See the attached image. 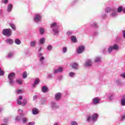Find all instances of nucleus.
<instances>
[{"label": "nucleus", "mask_w": 125, "mask_h": 125, "mask_svg": "<svg viewBox=\"0 0 125 125\" xmlns=\"http://www.w3.org/2000/svg\"><path fill=\"white\" fill-rule=\"evenodd\" d=\"M40 83V79L37 78L34 80V83L32 85V86L33 87H36V85L37 84H39V83Z\"/></svg>", "instance_id": "nucleus-19"}, {"label": "nucleus", "mask_w": 125, "mask_h": 125, "mask_svg": "<svg viewBox=\"0 0 125 125\" xmlns=\"http://www.w3.org/2000/svg\"><path fill=\"white\" fill-rule=\"evenodd\" d=\"M104 98H108L109 100H113V94L107 93L104 96Z\"/></svg>", "instance_id": "nucleus-14"}, {"label": "nucleus", "mask_w": 125, "mask_h": 125, "mask_svg": "<svg viewBox=\"0 0 125 125\" xmlns=\"http://www.w3.org/2000/svg\"><path fill=\"white\" fill-rule=\"evenodd\" d=\"M4 122H7V119H5Z\"/></svg>", "instance_id": "nucleus-62"}, {"label": "nucleus", "mask_w": 125, "mask_h": 125, "mask_svg": "<svg viewBox=\"0 0 125 125\" xmlns=\"http://www.w3.org/2000/svg\"><path fill=\"white\" fill-rule=\"evenodd\" d=\"M54 125H58V123H55Z\"/></svg>", "instance_id": "nucleus-61"}, {"label": "nucleus", "mask_w": 125, "mask_h": 125, "mask_svg": "<svg viewBox=\"0 0 125 125\" xmlns=\"http://www.w3.org/2000/svg\"><path fill=\"white\" fill-rule=\"evenodd\" d=\"M69 76L70 77H74V76H75V73H74V72H70L69 73Z\"/></svg>", "instance_id": "nucleus-48"}, {"label": "nucleus", "mask_w": 125, "mask_h": 125, "mask_svg": "<svg viewBox=\"0 0 125 125\" xmlns=\"http://www.w3.org/2000/svg\"><path fill=\"white\" fill-rule=\"evenodd\" d=\"M98 118V114L95 113L93 114L91 116H88L87 117V122H90V121H92V122H95L97 121V119Z\"/></svg>", "instance_id": "nucleus-4"}, {"label": "nucleus", "mask_w": 125, "mask_h": 125, "mask_svg": "<svg viewBox=\"0 0 125 125\" xmlns=\"http://www.w3.org/2000/svg\"><path fill=\"white\" fill-rule=\"evenodd\" d=\"M112 10H113V9L111 8V7H107L105 8V12L106 13H109V12H111V11H112Z\"/></svg>", "instance_id": "nucleus-22"}, {"label": "nucleus", "mask_w": 125, "mask_h": 125, "mask_svg": "<svg viewBox=\"0 0 125 125\" xmlns=\"http://www.w3.org/2000/svg\"><path fill=\"white\" fill-rule=\"evenodd\" d=\"M120 76L122 77V78H123V79H125V73L121 74Z\"/></svg>", "instance_id": "nucleus-46"}, {"label": "nucleus", "mask_w": 125, "mask_h": 125, "mask_svg": "<svg viewBox=\"0 0 125 125\" xmlns=\"http://www.w3.org/2000/svg\"><path fill=\"white\" fill-rule=\"evenodd\" d=\"M28 125H35V122H29L28 123Z\"/></svg>", "instance_id": "nucleus-52"}, {"label": "nucleus", "mask_w": 125, "mask_h": 125, "mask_svg": "<svg viewBox=\"0 0 125 125\" xmlns=\"http://www.w3.org/2000/svg\"><path fill=\"white\" fill-rule=\"evenodd\" d=\"M59 26L57 23L55 22L51 24V29H52L53 32L54 33V35H58L59 31H58Z\"/></svg>", "instance_id": "nucleus-1"}, {"label": "nucleus", "mask_w": 125, "mask_h": 125, "mask_svg": "<svg viewBox=\"0 0 125 125\" xmlns=\"http://www.w3.org/2000/svg\"><path fill=\"white\" fill-rule=\"evenodd\" d=\"M84 51V46H79L78 48L77 49V52L78 54H81L83 53Z\"/></svg>", "instance_id": "nucleus-9"}, {"label": "nucleus", "mask_w": 125, "mask_h": 125, "mask_svg": "<svg viewBox=\"0 0 125 125\" xmlns=\"http://www.w3.org/2000/svg\"><path fill=\"white\" fill-rule=\"evenodd\" d=\"M100 100V99L98 97H96L93 99L92 102L94 104V105H97V104H99V101Z\"/></svg>", "instance_id": "nucleus-12"}, {"label": "nucleus", "mask_w": 125, "mask_h": 125, "mask_svg": "<svg viewBox=\"0 0 125 125\" xmlns=\"http://www.w3.org/2000/svg\"><path fill=\"white\" fill-rule=\"evenodd\" d=\"M4 75V71L1 70V68L0 67V76H3Z\"/></svg>", "instance_id": "nucleus-40"}, {"label": "nucleus", "mask_w": 125, "mask_h": 125, "mask_svg": "<svg viewBox=\"0 0 125 125\" xmlns=\"http://www.w3.org/2000/svg\"><path fill=\"white\" fill-rule=\"evenodd\" d=\"M42 48L41 47H40V48L39 49V52H40V51H42Z\"/></svg>", "instance_id": "nucleus-59"}, {"label": "nucleus", "mask_w": 125, "mask_h": 125, "mask_svg": "<svg viewBox=\"0 0 125 125\" xmlns=\"http://www.w3.org/2000/svg\"><path fill=\"white\" fill-rule=\"evenodd\" d=\"M19 100H22L23 99V97L21 96L19 97Z\"/></svg>", "instance_id": "nucleus-56"}, {"label": "nucleus", "mask_w": 125, "mask_h": 125, "mask_svg": "<svg viewBox=\"0 0 125 125\" xmlns=\"http://www.w3.org/2000/svg\"><path fill=\"white\" fill-rule=\"evenodd\" d=\"M17 104L19 105H21L22 104V102H21V101H20L19 99H17Z\"/></svg>", "instance_id": "nucleus-47"}, {"label": "nucleus", "mask_w": 125, "mask_h": 125, "mask_svg": "<svg viewBox=\"0 0 125 125\" xmlns=\"http://www.w3.org/2000/svg\"><path fill=\"white\" fill-rule=\"evenodd\" d=\"M40 34H41V35H42L43 33H44V29L41 28L40 29Z\"/></svg>", "instance_id": "nucleus-41"}, {"label": "nucleus", "mask_w": 125, "mask_h": 125, "mask_svg": "<svg viewBox=\"0 0 125 125\" xmlns=\"http://www.w3.org/2000/svg\"><path fill=\"white\" fill-rule=\"evenodd\" d=\"M121 106H125V98H123L121 100Z\"/></svg>", "instance_id": "nucleus-26"}, {"label": "nucleus", "mask_w": 125, "mask_h": 125, "mask_svg": "<svg viewBox=\"0 0 125 125\" xmlns=\"http://www.w3.org/2000/svg\"><path fill=\"white\" fill-rule=\"evenodd\" d=\"M39 113H40V110H39V109L35 108L32 109L33 115H38Z\"/></svg>", "instance_id": "nucleus-20"}, {"label": "nucleus", "mask_w": 125, "mask_h": 125, "mask_svg": "<svg viewBox=\"0 0 125 125\" xmlns=\"http://www.w3.org/2000/svg\"><path fill=\"white\" fill-rule=\"evenodd\" d=\"M20 120H21V114H20V116H17L16 117V121L18 122H20Z\"/></svg>", "instance_id": "nucleus-36"}, {"label": "nucleus", "mask_w": 125, "mask_h": 125, "mask_svg": "<svg viewBox=\"0 0 125 125\" xmlns=\"http://www.w3.org/2000/svg\"><path fill=\"white\" fill-rule=\"evenodd\" d=\"M71 35H73V31H68L67 32V36H71Z\"/></svg>", "instance_id": "nucleus-43"}, {"label": "nucleus", "mask_w": 125, "mask_h": 125, "mask_svg": "<svg viewBox=\"0 0 125 125\" xmlns=\"http://www.w3.org/2000/svg\"><path fill=\"white\" fill-rule=\"evenodd\" d=\"M112 13H110V15L112 18H115L117 17V11H116V9H112L111 11Z\"/></svg>", "instance_id": "nucleus-11"}, {"label": "nucleus", "mask_w": 125, "mask_h": 125, "mask_svg": "<svg viewBox=\"0 0 125 125\" xmlns=\"http://www.w3.org/2000/svg\"><path fill=\"white\" fill-rule=\"evenodd\" d=\"M77 1V0H74V1H73V2H76Z\"/></svg>", "instance_id": "nucleus-63"}, {"label": "nucleus", "mask_w": 125, "mask_h": 125, "mask_svg": "<svg viewBox=\"0 0 125 125\" xmlns=\"http://www.w3.org/2000/svg\"><path fill=\"white\" fill-rule=\"evenodd\" d=\"M27 77H28V74L27 73V72L25 71L22 74V78H23V79H26V78H27Z\"/></svg>", "instance_id": "nucleus-30"}, {"label": "nucleus", "mask_w": 125, "mask_h": 125, "mask_svg": "<svg viewBox=\"0 0 125 125\" xmlns=\"http://www.w3.org/2000/svg\"><path fill=\"white\" fill-rule=\"evenodd\" d=\"M52 48H53V47H52V45H49L47 47V50H49V51H50V50H52Z\"/></svg>", "instance_id": "nucleus-33"}, {"label": "nucleus", "mask_w": 125, "mask_h": 125, "mask_svg": "<svg viewBox=\"0 0 125 125\" xmlns=\"http://www.w3.org/2000/svg\"><path fill=\"white\" fill-rule=\"evenodd\" d=\"M38 99V96L37 95H35L33 96V100H37Z\"/></svg>", "instance_id": "nucleus-51"}, {"label": "nucleus", "mask_w": 125, "mask_h": 125, "mask_svg": "<svg viewBox=\"0 0 125 125\" xmlns=\"http://www.w3.org/2000/svg\"><path fill=\"white\" fill-rule=\"evenodd\" d=\"M38 58L39 59L40 62L43 65V61L44 60V57L42 56V53L39 52L38 53Z\"/></svg>", "instance_id": "nucleus-8"}, {"label": "nucleus", "mask_w": 125, "mask_h": 125, "mask_svg": "<svg viewBox=\"0 0 125 125\" xmlns=\"http://www.w3.org/2000/svg\"><path fill=\"white\" fill-rule=\"evenodd\" d=\"M50 106L52 111L57 110V109H59L60 108L59 104H58L55 101L51 102Z\"/></svg>", "instance_id": "nucleus-3"}, {"label": "nucleus", "mask_w": 125, "mask_h": 125, "mask_svg": "<svg viewBox=\"0 0 125 125\" xmlns=\"http://www.w3.org/2000/svg\"><path fill=\"white\" fill-rule=\"evenodd\" d=\"M36 44H37L36 41H31L30 42V46H32V47H35V46H36Z\"/></svg>", "instance_id": "nucleus-23"}, {"label": "nucleus", "mask_w": 125, "mask_h": 125, "mask_svg": "<svg viewBox=\"0 0 125 125\" xmlns=\"http://www.w3.org/2000/svg\"><path fill=\"white\" fill-rule=\"evenodd\" d=\"M123 9H124V8H123V7H119L117 11L118 12H122V11H123Z\"/></svg>", "instance_id": "nucleus-37"}, {"label": "nucleus", "mask_w": 125, "mask_h": 125, "mask_svg": "<svg viewBox=\"0 0 125 125\" xmlns=\"http://www.w3.org/2000/svg\"><path fill=\"white\" fill-rule=\"evenodd\" d=\"M5 41L6 42V43H8V44H10V45L12 44L14 42L13 40L10 38L6 39Z\"/></svg>", "instance_id": "nucleus-16"}, {"label": "nucleus", "mask_w": 125, "mask_h": 125, "mask_svg": "<svg viewBox=\"0 0 125 125\" xmlns=\"http://www.w3.org/2000/svg\"><path fill=\"white\" fill-rule=\"evenodd\" d=\"M17 93L18 94H20V93H22V90L19 89L17 91Z\"/></svg>", "instance_id": "nucleus-49"}, {"label": "nucleus", "mask_w": 125, "mask_h": 125, "mask_svg": "<svg viewBox=\"0 0 125 125\" xmlns=\"http://www.w3.org/2000/svg\"><path fill=\"white\" fill-rule=\"evenodd\" d=\"M116 83L117 84H121V81H120L119 80H117L116 81Z\"/></svg>", "instance_id": "nucleus-53"}, {"label": "nucleus", "mask_w": 125, "mask_h": 125, "mask_svg": "<svg viewBox=\"0 0 125 125\" xmlns=\"http://www.w3.org/2000/svg\"><path fill=\"white\" fill-rule=\"evenodd\" d=\"M42 90L43 93H46L48 91V88L47 86H43L42 88Z\"/></svg>", "instance_id": "nucleus-18"}, {"label": "nucleus", "mask_w": 125, "mask_h": 125, "mask_svg": "<svg viewBox=\"0 0 125 125\" xmlns=\"http://www.w3.org/2000/svg\"><path fill=\"white\" fill-rule=\"evenodd\" d=\"M99 79L100 80V81H102V80H103V77L101 76V77L99 78Z\"/></svg>", "instance_id": "nucleus-58"}, {"label": "nucleus", "mask_w": 125, "mask_h": 125, "mask_svg": "<svg viewBox=\"0 0 125 125\" xmlns=\"http://www.w3.org/2000/svg\"><path fill=\"white\" fill-rule=\"evenodd\" d=\"M63 72V68L62 67H59L57 69H55L54 70V74H57L58 73H62Z\"/></svg>", "instance_id": "nucleus-13"}, {"label": "nucleus", "mask_w": 125, "mask_h": 125, "mask_svg": "<svg viewBox=\"0 0 125 125\" xmlns=\"http://www.w3.org/2000/svg\"><path fill=\"white\" fill-rule=\"evenodd\" d=\"M47 78L48 79H52L53 78V75L52 73H48L47 75Z\"/></svg>", "instance_id": "nucleus-35"}, {"label": "nucleus", "mask_w": 125, "mask_h": 125, "mask_svg": "<svg viewBox=\"0 0 125 125\" xmlns=\"http://www.w3.org/2000/svg\"><path fill=\"white\" fill-rule=\"evenodd\" d=\"M71 67L72 69H75V70H78V68L79 67V64L77 63L74 62L72 63Z\"/></svg>", "instance_id": "nucleus-17"}, {"label": "nucleus", "mask_w": 125, "mask_h": 125, "mask_svg": "<svg viewBox=\"0 0 125 125\" xmlns=\"http://www.w3.org/2000/svg\"><path fill=\"white\" fill-rule=\"evenodd\" d=\"M106 15H105V16H104V17H106Z\"/></svg>", "instance_id": "nucleus-64"}, {"label": "nucleus", "mask_w": 125, "mask_h": 125, "mask_svg": "<svg viewBox=\"0 0 125 125\" xmlns=\"http://www.w3.org/2000/svg\"><path fill=\"white\" fill-rule=\"evenodd\" d=\"M22 121L23 124H25V123H27V122H28V119H27L26 118H23L22 119Z\"/></svg>", "instance_id": "nucleus-38"}, {"label": "nucleus", "mask_w": 125, "mask_h": 125, "mask_svg": "<svg viewBox=\"0 0 125 125\" xmlns=\"http://www.w3.org/2000/svg\"><path fill=\"white\" fill-rule=\"evenodd\" d=\"M12 8H13V5H12V4H9L7 5V12H11V11H12Z\"/></svg>", "instance_id": "nucleus-15"}, {"label": "nucleus", "mask_w": 125, "mask_h": 125, "mask_svg": "<svg viewBox=\"0 0 125 125\" xmlns=\"http://www.w3.org/2000/svg\"><path fill=\"white\" fill-rule=\"evenodd\" d=\"M18 112H21V113H23V110H21V109H20L18 110Z\"/></svg>", "instance_id": "nucleus-57"}, {"label": "nucleus", "mask_w": 125, "mask_h": 125, "mask_svg": "<svg viewBox=\"0 0 125 125\" xmlns=\"http://www.w3.org/2000/svg\"><path fill=\"white\" fill-rule=\"evenodd\" d=\"M122 34H123V37L124 39H125V30H123Z\"/></svg>", "instance_id": "nucleus-50"}, {"label": "nucleus", "mask_w": 125, "mask_h": 125, "mask_svg": "<svg viewBox=\"0 0 125 125\" xmlns=\"http://www.w3.org/2000/svg\"><path fill=\"white\" fill-rule=\"evenodd\" d=\"M125 115H122L121 117V120L124 121V120H125Z\"/></svg>", "instance_id": "nucleus-54"}, {"label": "nucleus", "mask_w": 125, "mask_h": 125, "mask_svg": "<svg viewBox=\"0 0 125 125\" xmlns=\"http://www.w3.org/2000/svg\"><path fill=\"white\" fill-rule=\"evenodd\" d=\"M14 54L13 53V52L9 53L8 54V58H12V57H13Z\"/></svg>", "instance_id": "nucleus-31"}, {"label": "nucleus", "mask_w": 125, "mask_h": 125, "mask_svg": "<svg viewBox=\"0 0 125 125\" xmlns=\"http://www.w3.org/2000/svg\"><path fill=\"white\" fill-rule=\"evenodd\" d=\"M71 125H78V122L75 121H72L70 123Z\"/></svg>", "instance_id": "nucleus-34"}, {"label": "nucleus", "mask_w": 125, "mask_h": 125, "mask_svg": "<svg viewBox=\"0 0 125 125\" xmlns=\"http://www.w3.org/2000/svg\"><path fill=\"white\" fill-rule=\"evenodd\" d=\"M2 13V9H0V14H1Z\"/></svg>", "instance_id": "nucleus-60"}, {"label": "nucleus", "mask_w": 125, "mask_h": 125, "mask_svg": "<svg viewBox=\"0 0 125 125\" xmlns=\"http://www.w3.org/2000/svg\"><path fill=\"white\" fill-rule=\"evenodd\" d=\"M15 43H16V44H18V45H19V44H21V41H20L19 39H16L15 40Z\"/></svg>", "instance_id": "nucleus-27"}, {"label": "nucleus", "mask_w": 125, "mask_h": 125, "mask_svg": "<svg viewBox=\"0 0 125 125\" xmlns=\"http://www.w3.org/2000/svg\"><path fill=\"white\" fill-rule=\"evenodd\" d=\"M91 25L93 27H96V28H97V24L96 22H93L91 23Z\"/></svg>", "instance_id": "nucleus-45"}, {"label": "nucleus", "mask_w": 125, "mask_h": 125, "mask_svg": "<svg viewBox=\"0 0 125 125\" xmlns=\"http://www.w3.org/2000/svg\"><path fill=\"white\" fill-rule=\"evenodd\" d=\"M27 104V100L26 99H23L22 102V106H25Z\"/></svg>", "instance_id": "nucleus-32"}, {"label": "nucleus", "mask_w": 125, "mask_h": 125, "mask_svg": "<svg viewBox=\"0 0 125 125\" xmlns=\"http://www.w3.org/2000/svg\"><path fill=\"white\" fill-rule=\"evenodd\" d=\"M1 2L4 4H7V3H8V0H3L1 1Z\"/></svg>", "instance_id": "nucleus-42"}, {"label": "nucleus", "mask_w": 125, "mask_h": 125, "mask_svg": "<svg viewBox=\"0 0 125 125\" xmlns=\"http://www.w3.org/2000/svg\"><path fill=\"white\" fill-rule=\"evenodd\" d=\"M92 61L91 60H87L84 64L85 67H91Z\"/></svg>", "instance_id": "nucleus-10"}, {"label": "nucleus", "mask_w": 125, "mask_h": 125, "mask_svg": "<svg viewBox=\"0 0 125 125\" xmlns=\"http://www.w3.org/2000/svg\"><path fill=\"white\" fill-rule=\"evenodd\" d=\"M45 40L44 38L41 39L39 41L40 44H43V43H44Z\"/></svg>", "instance_id": "nucleus-29"}, {"label": "nucleus", "mask_w": 125, "mask_h": 125, "mask_svg": "<svg viewBox=\"0 0 125 125\" xmlns=\"http://www.w3.org/2000/svg\"><path fill=\"white\" fill-rule=\"evenodd\" d=\"M16 83H19V84H22V82L21 81V80L18 79V80H16Z\"/></svg>", "instance_id": "nucleus-39"}, {"label": "nucleus", "mask_w": 125, "mask_h": 125, "mask_svg": "<svg viewBox=\"0 0 125 125\" xmlns=\"http://www.w3.org/2000/svg\"><path fill=\"white\" fill-rule=\"evenodd\" d=\"M15 78V73H10L8 76V79L9 81V83L11 85H12L14 83V79Z\"/></svg>", "instance_id": "nucleus-2"}, {"label": "nucleus", "mask_w": 125, "mask_h": 125, "mask_svg": "<svg viewBox=\"0 0 125 125\" xmlns=\"http://www.w3.org/2000/svg\"><path fill=\"white\" fill-rule=\"evenodd\" d=\"M71 40L73 42L76 43L77 42V37L75 36H72L71 37Z\"/></svg>", "instance_id": "nucleus-24"}, {"label": "nucleus", "mask_w": 125, "mask_h": 125, "mask_svg": "<svg viewBox=\"0 0 125 125\" xmlns=\"http://www.w3.org/2000/svg\"><path fill=\"white\" fill-rule=\"evenodd\" d=\"M9 26L12 28L13 30L15 31L16 30V26H15V25L12 23H9Z\"/></svg>", "instance_id": "nucleus-28"}, {"label": "nucleus", "mask_w": 125, "mask_h": 125, "mask_svg": "<svg viewBox=\"0 0 125 125\" xmlns=\"http://www.w3.org/2000/svg\"><path fill=\"white\" fill-rule=\"evenodd\" d=\"M42 15L40 14H37L34 17V21L36 23H42Z\"/></svg>", "instance_id": "nucleus-7"}, {"label": "nucleus", "mask_w": 125, "mask_h": 125, "mask_svg": "<svg viewBox=\"0 0 125 125\" xmlns=\"http://www.w3.org/2000/svg\"><path fill=\"white\" fill-rule=\"evenodd\" d=\"M119 49V45L117 44H114L113 46H110L107 50L108 53L109 54L112 53L113 50H118Z\"/></svg>", "instance_id": "nucleus-6"}, {"label": "nucleus", "mask_w": 125, "mask_h": 125, "mask_svg": "<svg viewBox=\"0 0 125 125\" xmlns=\"http://www.w3.org/2000/svg\"><path fill=\"white\" fill-rule=\"evenodd\" d=\"M2 35L6 36V37H10L12 35V32H11V29L7 28L4 29L2 32Z\"/></svg>", "instance_id": "nucleus-5"}, {"label": "nucleus", "mask_w": 125, "mask_h": 125, "mask_svg": "<svg viewBox=\"0 0 125 125\" xmlns=\"http://www.w3.org/2000/svg\"><path fill=\"white\" fill-rule=\"evenodd\" d=\"M62 52L63 53H66L67 52V47H64L62 48Z\"/></svg>", "instance_id": "nucleus-44"}, {"label": "nucleus", "mask_w": 125, "mask_h": 125, "mask_svg": "<svg viewBox=\"0 0 125 125\" xmlns=\"http://www.w3.org/2000/svg\"><path fill=\"white\" fill-rule=\"evenodd\" d=\"M93 35L94 36H97V35H98V32H94Z\"/></svg>", "instance_id": "nucleus-55"}, {"label": "nucleus", "mask_w": 125, "mask_h": 125, "mask_svg": "<svg viewBox=\"0 0 125 125\" xmlns=\"http://www.w3.org/2000/svg\"><path fill=\"white\" fill-rule=\"evenodd\" d=\"M62 94L60 92L57 93L55 95V98L57 100H60V98H61Z\"/></svg>", "instance_id": "nucleus-21"}, {"label": "nucleus", "mask_w": 125, "mask_h": 125, "mask_svg": "<svg viewBox=\"0 0 125 125\" xmlns=\"http://www.w3.org/2000/svg\"><path fill=\"white\" fill-rule=\"evenodd\" d=\"M101 57H97L95 59V62L98 63V62H101Z\"/></svg>", "instance_id": "nucleus-25"}]
</instances>
